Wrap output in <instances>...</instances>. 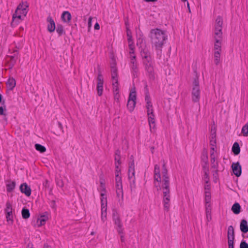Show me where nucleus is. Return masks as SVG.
Instances as JSON below:
<instances>
[{"mask_svg":"<svg viewBox=\"0 0 248 248\" xmlns=\"http://www.w3.org/2000/svg\"><path fill=\"white\" fill-rule=\"evenodd\" d=\"M162 175L161 181L159 166L157 164L155 165L154 169L155 186L157 187V190L162 189L164 210L168 212L170 209V181L165 163H163L162 166Z\"/></svg>","mask_w":248,"mask_h":248,"instance_id":"nucleus-1","label":"nucleus"},{"mask_svg":"<svg viewBox=\"0 0 248 248\" xmlns=\"http://www.w3.org/2000/svg\"><path fill=\"white\" fill-rule=\"evenodd\" d=\"M149 37L151 43L157 50L161 51L163 46L168 39L166 31L159 29H152L150 32Z\"/></svg>","mask_w":248,"mask_h":248,"instance_id":"nucleus-2","label":"nucleus"},{"mask_svg":"<svg viewBox=\"0 0 248 248\" xmlns=\"http://www.w3.org/2000/svg\"><path fill=\"white\" fill-rule=\"evenodd\" d=\"M192 99L194 102H198L200 98V89L199 78L196 76L192 82Z\"/></svg>","mask_w":248,"mask_h":248,"instance_id":"nucleus-3","label":"nucleus"},{"mask_svg":"<svg viewBox=\"0 0 248 248\" xmlns=\"http://www.w3.org/2000/svg\"><path fill=\"white\" fill-rule=\"evenodd\" d=\"M105 194L103 193L101 194L102 197L101 199V220L103 222H105L107 219V198H104Z\"/></svg>","mask_w":248,"mask_h":248,"instance_id":"nucleus-4","label":"nucleus"},{"mask_svg":"<svg viewBox=\"0 0 248 248\" xmlns=\"http://www.w3.org/2000/svg\"><path fill=\"white\" fill-rule=\"evenodd\" d=\"M97 94L99 96H101L103 93V83L104 80L102 75L101 74L100 72H99L98 74L97 78Z\"/></svg>","mask_w":248,"mask_h":248,"instance_id":"nucleus-5","label":"nucleus"},{"mask_svg":"<svg viewBox=\"0 0 248 248\" xmlns=\"http://www.w3.org/2000/svg\"><path fill=\"white\" fill-rule=\"evenodd\" d=\"M126 34L127 36V41L128 43V46L130 50L129 51V53H134V48L135 46L134 45V43L132 40V33L128 27H127Z\"/></svg>","mask_w":248,"mask_h":248,"instance_id":"nucleus-6","label":"nucleus"},{"mask_svg":"<svg viewBox=\"0 0 248 248\" xmlns=\"http://www.w3.org/2000/svg\"><path fill=\"white\" fill-rule=\"evenodd\" d=\"M147 114L148 116V122L151 131L152 129H154L155 127V115L153 109H147Z\"/></svg>","mask_w":248,"mask_h":248,"instance_id":"nucleus-7","label":"nucleus"},{"mask_svg":"<svg viewBox=\"0 0 248 248\" xmlns=\"http://www.w3.org/2000/svg\"><path fill=\"white\" fill-rule=\"evenodd\" d=\"M232 168L234 175L237 177H239L242 173L241 166L240 163L238 162L233 163L232 165Z\"/></svg>","mask_w":248,"mask_h":248,"instance_id":"nucleus-8","label":"nucleus"},{"mask_svg":"<svg viewBox=\"0 0 248 248\" xmlns=\"http://www.w3.org/2000/svg\"><path fill=\"white\" fill-rule=\"evenodd\" d=\"M21 193H24L26 196L29 197L31 194V188L27 183H24L22 184L19 187Z\"/></svg>","mask_w":248,"mask_h":248,"instance_id":"nucleus-9","label":"nucleus"},{"mask_svg":"<svg viewBox=\"0 0 248 248\" xmlns=\"http://www.w3.org/2000/svg\"><path fill=\"white\" fill-rule=\"evenodd\" d=\"M228 243H234V231L232 226H230L228 228L227 232Z\"/></svg>","mask_w":248,"mask_h":248,"instance_id":"nucleus-10","label":"nucleus"},{"mask_svg":"<svg viewBox=\"0 0 248 248\" xmlns=\"http://www.w3.org/2000/svg\"><path fill=\"white\" fill-rule=\"evenodd\" d=\"M140 54L142 58L143 61L144 60H148L152 59L151 56L150 52L146 46L141 49Z\"/></svg>","mask_w":248,"mask_h":248,"instance_id":"nucleus-11","label":"nucleus"},{"mask_svg":"<svg viewBox=\"0 0 248 248\" xmlns=\"http://www.w3.org/2000/svg\"><path fill=\"white\" fill-rule=\"evenodd\" d=\"M144 90H145V102H146V108H150L152 107V103H151L150 98L149 91H148V86L146 84L145 85Z\"/></svg>","mask_w":248,"mask_h":248,"instance_id":"nucleus-12","label":"nucleus"},{"mask_svg":"<svg viewBox=\"0 0 248 248\" xmlns=\"http://www.w3.org/2000/svg\"><path fill=\"white\" fill-rule=\"evenodd\" d=\"M46 20L47 22H48V24L47 25L48 31L50 32H53L56 29L55 23L54 20L50 16H49L47 17Z\"/></svg>","mask_w":248,"mask_h":248,"instance_id":"nucleus-13","label":"nucleus"},{"mask_svg":"<svg viewBox=\"0 0 248 248\" xmlns=\"http://www.w3.org/2000/svg\"><path fill=\"white\" fill-rule=\"evenodd\" d=\"M145 70L146 72V75L149 78V80L150 81H154L155 79L154 67L145 68Z\"/></svg>","mask_w":248,"mask_h":248,"instance_id":"nucleus-14","label":"nucleus"},{"mask_svg":"<svg viewBox=\"0 0 248 248\" xmlns=\"http://www.w3.org/2000/svg\"><path fill=\"white\" fill-rule=\"evenodd\" d=\"M216 131L214 129H212L210 137V144L211 146L216 147Z\"/></svg>","mask_w":248,"mask_h":248,"instance_id":"nucleus-15","label":"nucleus"},{"mask_svg":"<svg viewBox=\"0 0 248 248\" xmlns=\"http://www.w3.org/2000/svg\"><path fill=\"white\" fill-rule=\"evenodd\" d=\"M116 225V229L119 234H123L124 233V229L123 228V224L120 219L113 221Z\"/></svg>","mask_w":248,"mask_h":248,"instance_id":"nucleus-16","label":"nucleus"},{"mask_svg":"<svg viewBox=\"0 0 248 248\" xmlns=\"http://www.w3.org/2000/svg\"><path fill=\"white\" fill-rule=\"evenodd\" d=\"M215 42L214 44V49L215 51L220 52L221 51V41L222 40L218 39L216 36H214Z\"/></svg>","mask_w":248,"mask_h":248,"instance_id":"nucleus-17","label":"nucleus"},{"mask_svg":"<svg viewBox=\"0 0 248 248\" xmlns=\"http://www.w3.org/2000/svg\"><path fill=\"white\" fill-rule=\"evenodd\" d=\"M241 231L246 233L248 232V225L247 221L245 219H242L240 223V225Z\"/></svg>","mask_w":248,"mask_h":248,"instance_id":"nucleus-18","label":"nucleus"},{"mask_svg":"<svg viewBox=\"0 0 248 248\" xmlns=\"http://www.w3.org/2000/svg\"><path fill=\"white\" fill-rule=\"evenodd\" d=\"M112 81L113 93L115 95V98H116L117 97V95H119V87L118 79L112 80Z\"/></svg>","mask_w":248,"mask_h":248,"instance_id":"nucleus-19","label":"nucleus"},{"mask_svg":"<svg viewBox=\"0 0 248 248\" xmlns=\"http://www.w3.org/2000/svg\"><path fill=\"white\" fill-rule=\"evenodd\" d=\"M7 87L10 90H13L16 85V81L13 78H9L6 82Z\"/></svg>","mask_w":248,"mask_h":248,"instance_id":"nucleus-20","label":"nucleus"},{"mask_svg":"<svg viewBox=\"0 0 248 248\" xmlns=\"http://www.w3.org/2000/svg\"><path fill=\"white\" fill-rule=\"evenodd\" d=\"M61 17L64 22H69L71 19V15L68 11H64L62 14Z\"/></svg>","mask_w":248,"mask_h":248,"instance_id":"nucleus-21","label":"nucleus"},{"mask_svg":"<svg viewBox=\"0 0 248 248\" xmlns=\"http://www.w3.org/2000/svg\"><path fill=\"white\" fill-rule=\"evenodd\" d=\"M111 78L112 80L117 79V69L115 64L113 63L111 65Z\"/></svg>","mask_w":248,"mask_h":248,"instance_id":"nucleus-22","label":"nucleus"},{"mask_svg":"<svg viewBox=\"0 0 248 248\" xmlns=\"http://www.w3.org/2000/svg\"><path fill=\"white\" fill-rule=\"evenodd\" d=\"M16 183L15 181H9L6 184V190L8 192H11L15 189Z\"/></svg>","mask_w":248,"mask_h":248,"instance_id":"nucleus-23","label":"nucleus"},{"mask_svg":"<svg viewBox=\"0 0 248 248\" xmlns=\"http://www.w3.org/2000/svg\"><path fill=\"white\" fill-rule=\"evenodd\" d=\"M223 20L220 16H218L216 20L215 29H222Z\"/></svg>","mask_w":248,"mask_h":248,"instance_id":"nucleus-24","label":"nucleus"},{"mask_svg":"<svg viewBox=\"0 0 248 248\" xmlns=\"http://www.w3.org/2000/svg\"><path fill=\"white\" fill-rule=\"evenodd\" d=\"M206 218L208 221L211 220V207L210 204H205Z\"/></svg>","mask_w":248,"mask_h":248,"instance_id":"nucleus-25","label":"nucleus"},{"mask_svg":"<svg viewBox=\"0 0 248 248\" xmlns=\"http://www.w3.org/2000/svg\"><path fill=\"white\" fill-rule=\"evenodd\" d=\"M232 210L234 214H238L241 211V206L238 203L235 202L232 206Z\"/></svg>","mask_w":248,"mask_h":248,"instance_id":"nucleus-26","label":"nucleus"},{"mask_svg":"<svg viewBox=\"0 0 248 248\" xmlns=\"http://www.w3.org/2000/svg\"><path fill=\"white\" fill-rule=\"evenodd\" d=\"M115 181L116 189H123L121 177L117 175L115 178Z\"/></svg>","mask_w":248,"mask_h":248,"instance_id":"nucleus-27","label":"nucleus"},{"mask_svg":"<svg viewBox=\"0 0 248 248\" xmlns=\"http://www.w3.org/2000/svg\"><path fill=\"white\" fill-rule=\"evenodd\" d=\"M232 152L235 155H238L240 152V148L237 142H235L232 147Z\"/></svg>","mask_w":248,"mask_h":248,"instance_id":"nucleus-28","label":"nucleus"},{"mask_svg":"<svg viewBox=\"0 0 248 248\" xmlns=\"http://www.w3.org/2000/svg\"><path fill=\"white\" fill-rule=\"evenodd\" d=\"M143 63L144 66V68L154 67V62L153 61L152 59L143 61Z\"/></svg>","mask_w":248,"mask_h":248,"instance_id":"nucleus-29","label":"nucleus"},{"mask_svg":"<svg viewBox=\"0 0 248 248\" xmlns=\"http://www.w3.org/2000/svg\"><path fill=\"white\" fill-rule=\"evenodd\" d=\"M48 217L46 215H42L40 217V218H38L37 222H40L38 225L39 226H42L44 225L46 222V221L48 219Z\"/></svg>","mask_w":248,"mask_h":248,"instance_id":"nucleus-30","label":"nucleus"},{"mask_svg":"<svg viewBox=\"0 0 248 248\" xmlns=\"http://www.w3.org/2000/svg\"><path fill=\"white\" fill-rule=\"evenodd\" d=\"M211 163L212 165V168L215 170V172L217 174L218 172V161L216 160V159H211Z\"/></svg>","mask_w":248,"mask_h":248,"instance_id":"nucleus-31","label":"nucleus"},{"mask_svg":"<svg viewBox=\"0 0 248 248\" xmlns=\"http://www.w3.org/2000/svg\"><path fill=\"white\" fill-rule=\"evenodd\" d=\"M22 216L24 219H27L30 217V214L29 209L26 208H23L22 210Z\"/></svg>","mask_w":248,"mask_h":248,"instance_id":"nucleus-32","label":"nucleus"},{"mask_svg":"<svg viewBox=\"0 0 248 248\" xmlns=\"http://www.w3.org/2000/svg\"><path fill=\"white\" fill-rule=\"evenodd\" d=\"M35 148L37 151H39L41 153H44L46 151V147L40 144H38V143L35 144Z\"/></svg>","mask_w":248,"mask_h":248,"instance_id":"nucleus-33","label":"nucleus"},{"mask_svg":"<svg viewBox=\"0 0 248 248\" xmlns=\"http://www.w3.org/2000/svg\"><path fill=\"white\" fill-rule=\"evenodd\" d=\"M215 63L216 65H218L220 62V52L215 51L214 52Z\"/></svg>","mask_w":248,"mask_h":248,"instance_id":"nucleus-34","label":"nucleus"},{"mask_svg":"<svg viewBox=\"0 0 248 248\" xmlns=\"http://www.w3.org/2000/svg\"><path fill=\"white\" fill-rule=\"evenodd\" d=\"M56 32L59 34V36H61L64 33L63 26L61 24H58L56 28Z\"/></svg>","mask_w":248,"mask_h":248,"instance_id":"nucleus-35","label":"nucleus"},{"mask_svg":"<svg viewBox=\"0 0 248 248\" xmlns=\"http://www.w3.org/2000/svg\"><path fill=\"white\" fill-rule=\"evenodd\" d=\"M215 36H216L218 39L222 40V29H215Z\"/></svg>","mask_w":248,"mask_h":248,"instance_id":"nucleus-36","label":"nucleus"},{"mask_svg":"<svg viewBox=\"0 0 248 248\" xmlns=\"http://www.w3.org/2000/svg\"><path fill=\"white\" fill-rule=\"evenodd\" d=\"M205 204H210L211 196L209 191H205Z\"/></svg>","mask_w":248,"mask_h":248,"instance_id":"nucleus-37","label":"nucleus"},{"mask_svg":"<svg viewBox=\"0 0 248 248\" xmlns=\"http://www.w3.org/2000/svg\"><path fill=\"white\" fill-rule=\"evenodd\" d=\"M27 7L28 6L24 5L23 3L19 4L16 9V14L18 12H20L21 11L23 10V9H27Z\"/></svg>","mask_w":248,"mask_h":248,"instance_id":"nucleus-38","label":"nucleus"},{"mask_svg":"<svg viewBox=\"0 0 248 248\" xmlns=\"http://www.w3.org/2000/svg\"><path fill=\"white\" fill-rule=\"evenodd\" d=\"M202 161L205 164H208V157L206 153H203L202 155Z\"/></svg>","mask_w":248,"mask_h":248,"instance_id":"nucleus-39","label":"nucleus"},{"mask_svg":"<svg viewBox=\"0 0 248 248\" xmlns=\"http://www.w3.org/2000/svg\"><path fill=\"white\" fill-rule=\"evenodd\" d=\"M136 101L128 100L127 106L129 108H134L135 107Z\"/></svg>","mask_w":248,"mask_h":248,"instance_id":"nucleus-40","label":"nucleus"},{"mask_svg":"<svg viewBox=\"0 0 248 248\" xmlns=\"http://www.w3.org/2000/svg\"><path fill=\"white\" fill-rule=\"evenodd\" d=\"M5 213H7L8 212H12V204L10 203L9 202H7L6 204V208L5 209Z\"/></svg>","mask_w":248,"mask_h":248,"instance_id":"nucleus-41","label":"nucleus"},{"mask_svg":"<svg viewBox=\"0 0 248 248\" xmlns=\"http://www.w3.org/2000/svg\"><path fill=\"white\" fill-rule=\"evenodd\" d=\"M136 93L135 91L134 92H131L129 95V98L128 100H133V101H136Z\"/></svg>","mask_w":248,"mask_h":248,"instance_id":"nucleus-42","label":"nucleus"},{"mask_svg":"<svg viewBox=\"0 0 248 248\" xmlns=\"http://www.w3.org/2000/svg\"><path fill=\"white\" fill-rule=\"evenodd\" d=\"M242 133L244 136H248V125H245L242 129Z\"/></svg>","mask_w":248,"mask_h":248,"instance_id":"nucleus-43","label":"nucleus"},{"mask_svg":"<svg viewBox=\"0 0 248 248\" xmlns=\"http://www.w3.org/2000/svg\"><path fill=\"white\" fill-rule=\"evenodd\" d=\"M22 16H21L20 15V12H18L17 13V14H16V11H15V13L14 14L13 16V21H14V20L16 19V18H18L19 19H22Z\"/></svg>","mask_w":248,"mask_h":248,"instance_id":"nucleus-44","label":"nucleus"},{"mask_svg":"<svg viewBox=\"0 0 248 248\" xmlns=\"http://www.w3.org/2000/svg\"><path fill=\"white\" fill-rule=\"evenodd\" d=\"M6 217L7 221H11L13 222V214L12 212L6 213Z\"/></svg>","mask_w":248,"mask_h":248,"instance_id":"nucleus-45","label":"nucleus"},{"mask_svg":"<svg viewBox=\"0 0 248 248\" xmlns=\"http://www.w3.org/2000/svg\"><path fill=\"white\" fill-rule=\"evenodd\" d=\"M131 67L132 70V73L133 74V76L134 77H135L136 76H137V74L138 71L137 64H132L131 65Z\"/></svg>","mask_w":248,"mask_h":248,"instance_id":"nucleus-46","label":"nucleus"},{"mask_svg":"<svg viewBox=\"0 0 248 248\" xmlns=\"http://www.w3.org/2000/svg\"><path fill=\"white\" fill-rule=\"evenodd\" d=\"M130 186L131 190L136 188L135 177H134L133 179L130 181Z\"/></svg>","mask_w":248,"mask_h":248,"instance_id":"nucleus-47","label":"nucleus"},{"mask_svg":"<svg viewBox=\"0 0 248 248\" xmlns=\"http://www.w3.org/2000/svg\"><path fill=\"white\" fill-rule=\"evenodd\" d=\"M112 218L113 221L120 219L118 213L115 210L113 211Z\"/></svg>","mask_w":248,"mask_h":248,"instance_id":"nucleus-48","label":"nucleus"},{"mask_svg":"<svg viewBox=\"0 0 248 248\" xmlns=\"http://www.w3.org/2000/svg\"><path fill=\"white\" fill-rule=\"evenodd\" d=\"M209 172H205L203 176V179L206 184L209 183Z\"/></svg>","mask_w":248,"mask_h":248,"instance_id":"nucleus-49","label":"nucleus"},{"mask_svg":"<svg viewBox=\"0 0 248 248\" xmlns=\"http://www.w3.org/2000/svg\"><path fill=\"white\" fill-rule=\"evenodd\" d=\"M132 173V175H134L135 173V166L129 165L128 173Z\"/></svg>","mask_w":248,"mask_h":248,"instance_id":"nucleus-50","label":"nucleus"},{"mask_svg":"<svg viewBox=\"0 0 248 248\" xmlns=\"http://www.w3.org/2000/svg\"><path fill=\"white\" fill-rule=\"evenodd\" d=\"M240 248H248V244L244 240L242 241L240 245Z\"/></svg>","mask_w":248,"mask_h":248,"instance_id":"nucleus-51","label":"nucleus"},{"mask_svg":"<svg viewBox=\"0 0 248 248\" xmlns=\"http://www.w3.org/2000/svg\"><path fill=\"white\" fill-rule=\"evenodd\" d=\"M120 155H117L115 156V164H118L120 165L121 164L120 162Z\"/></svg>","mask_w":248,"mask_h":248,"instance_id":"nucleus-52","label":"nucleus"},{"mask_svg":"<svg viewBox=\"0 0 248 248\" xmlns=\"http://www.w3.org/2000/svg\"><path fill=\"white\" fill-rule=\"evenodd\" d=\"M16 59H17V57L15 55L12 56L10 57L11 63L13 66L16 63Z\"/></svg>","mask_w":248,"mask_h":248,"instance_id":"nucleus-53","label":"nucleus"},{"mask_svg":"<svg viewBox=\"0 0 248 248\" xmlns=\"http://www.w3.org/2000/svg\"><path fill=\"white\" fill-rule=\"evenodd\" d=\"M116 193L118 197H120V196L122 197V198L123 197V189H116Z\"/></svg>","mask_w":248,"mask_h":248,"instance_id":"nucleus-54","label":"nucleus"},{"mask_svg":"<svg viewBox=\"0 0 248 248\" xmlns=\"http://www.w3.org/2000/svg\"><path fill=\"white\" fill-rule=\"evenodd\" d=\"M118 164H115V167H116V170H115V177H116V175H118V176H119V173L120 172V169L119 168Z\"/></svg>","mask_w":248,"mask_h":248,"instance_id":"nucleus-55","label":"nucleus"},{"mask_svg":"<svg viewBox=\"0 0 248 248\" xmlns=\"http://www.w3.org/2000/svg\"><path fill=\"white\" fill-rule=\"evenodd\" d=\"M202 168L204 172H206V171L207 172H209L208 164H205V163H204V164L202 165Z\"/></svg>","mask_w":248,"mask_h":248,"instance_id":"nucleus-56","label":"nucleus"},{"mask_svg":"<svg viewBox=\"0 0 248 248\" xmlns=\"http://www.w3.org/2000/svg\"><path fill=\"white\" fill-rule=\"evenodd\" d=\"M129 160V165H134V159L132 155L130 157Z\"/></svg>","mask_w":248,"mask_h":248,"instance_id":"nucleus-57","label":"nucleus"},{"mask_svg":"<svg viewBox=\"0 0 248 248\" xmlns=\"http://www.w3.org/2000/svg\"><path fill=\"white\" fill-rule=\"evenodd\" d=\"M27 13V9H23V10L21 11L20 12V15L22 16L23 15V17H25Z\"/></svg>","mask_w":248,"mask_h":248,"instance_id":"nucleus-58","label":"nucleus"},{"mask_svg":"<svg viewBox=\"0 0 248 248\" xmlns=\"http://www.w3.org/2000/svg\"><path fill=\"white\" fill-rule=\"evenodd\" d=\"M92 17H90L88 19V27L89 28H90L91 26H92Z\"/></svg>","mask_w":248,"mask_h":248,"instance_id":"nucleus-59","label":"nucleus"},{"mask_svg":"<svg viewBox=\"0 0 248 248\" xmlns=\"http://www.w3.org/2000/svg\"><path fill=\"white\" fill-rule=\"evenodd\" d=\"M204 188L205 191H209V190H210V185L209 184V183L206 184L204 186Z\"/></svg>","mask_w":248,"mask_h":248,"instance_id":"nucleus-60","label":"nucleus"},{"mask_svg":"<svg viewBox=\"0 0 248 248\" xmlns=\"http://www.w3.org/2000/svg\"><path fill=\"white\" fill-rule=\"evenodd\" d=\"M135 177V175H132V173H128V179L129 181H131V179H133Z\"/></svg>","mask_w":248,"mask_h":248,"instance_id":"nucleus-61","label":"nucleus"},{"mask_svg":"<svg viewBox=\"0 0 248 248\" xmlns=\"http://www.w3.org/2000/svg\"><path fill=\"white\" fill-rule=\"evenodd\" d=\"M7 109H0V115H5V111Z\"/></svg>","mask_w":248,"mask_h":248,"instance_id":"nucleus-62","label":"nucleus"},{"mask_svg":"<svg viewBox=\"0 0 248 248\" xmlns=\"http://www.w3.org/2000/svg\"><path fill=\"white\" fill-rule=\"evenodd\" d=\"M121 235H120V238H121V241L122 242H124L125 240H124V233L123 234H120Z\"/></svg>","mask_w":248,"mask_h":248,"instance_id":"nucleus-63","label":"nucleus"},{"mask_svg":"<svg viewBox=\"0 0 248 248\" xmlns=\"http://www.w3.org/2000/svg\"><path fill=\"white\" fill-rule=\"evenodd\" d=\"M94 28L95 30H99L100 28L99 24L98 23H96L94 25Z\"/></svg>","mask_w":248,"mask_h":248,"instance_id":"nucleus-64","label":"nucleus"}]
</instances>
